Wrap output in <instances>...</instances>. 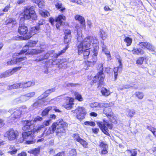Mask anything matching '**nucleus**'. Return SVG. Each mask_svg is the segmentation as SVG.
<instances>
[{"instance_id":"7c9ffc66","label":"nucleus","mask_w":156,"mask_h":156,"mask_svg":"<svg viewBox=\"0 0 156 156\" xmlns=\"http://www.w3.org/2000/svg\"><path fill=\"white\" fill-rule=\"evenodd\" d=\"M135 96L138 99L141 100L144 97V93L141 92L136 91L134 94Z\"/></svg>"},{"instance_id":"bb28decb","label":"nucleus","mask_w":156,"mask_h":156,"mask_svg":"<svg viewBox=\"0 0 156 156\" xmlns=\"http://www.w3.org/2000/svg\"><path fill=\"white\" fill-rule=\"evenodd\" d=\"M55 90V88H52L47 90L42 94V95H43V96L42 98H41V99H42L45 98L46 97L48 96L49 94L54 92Z\"/></svg>"},{"instance_id":"9d476101","label":"nucleus","mask_w":156,"mask_h":156,"mask_svg":"<svg viewBox=\"0 0 156 156\" xmlns=\"http://www.w3.org/2000/svg\"><path fill=\"white\" fill-rule=\"evenodd\" d=\"M74 111L76 113L77 119L80 120L84 118V116L86 114L84 108L78 107L75 110H72V111L73 112Z\"/></svg>"},{"instance_id":"dca6fc26","label":"nucleus","mask_w":156,"mask_h":156,"mask_svg":"<svg viewBox=\"0 0 156 156\" xmlns=\"http://www.w3.org/2000/svg\"><path fill=\"white\" fill-rule=\"evenodd\" d=\"M23 126L22 127V129L25 132L30 130L31 128L35 126L31 123V121L29 120H25L23 121Z\"/></svg>"},{"instance_id":"f3484780","label":"nucleus","mask_w":156,"mask_h":156,"mask_svg":"<svg viewBox=\"0 0 156 156\" xmlns=\"http://www.w3.org/2000/svg\"><path fill=\"white\" fill-rule=\"evenodd\" d=\"M109 104L111 105L105 107L103 111V113L106 116H108V115L113 113V112H112V108H113L114 104L112 103H109Z\"/></svg>"},{"instance_id":"4468645a","label":"nucleus","mask_w":156,"mask_h":156,"mask_svg":"<svg viewBox=\"0 0 156 156\" xmlns=\"http://www.w3.org/2000/svg\"><path fill=\"white\" fill-rule=\"evenodd\" d=\"M139 44L142 48H146L149 51L152 52L154 51V46L149 42H140Z\"/></svg>"},{"instance_id":"774afa93","label":"nucleus","mask_w":156,"mask_h":156,"mask_svg":"<svg viewBox=\"0 0 156 156\" xmlns=\"http://www.w3.org/2000/svg\"><path fill=\"white\" fill-rule=\"evenodd\" d=\"M151 132L152 133L155 137H156V128L152 131H151Z\"/></svg>"},{"instance_id":"7ed1b4c3","label":"nucleus","mask_w":156,"mask_h":156,"mask_svg":"<svg viewBox=\"0 0 156 156\" xmlns=\"http://www.w3.org/2000/svg\"><path fill=\"white\" fill-rule=\"evenodd\" d=\"M43 128L42 126H35L30 130L23 132L22 134V142L25 141V143L27 144H34L36 142V140L33 139L34 136H32L31 135L40 132Z\"/></svg>"},{"instance_id":"58836bf2","label":"nucleus","mask_w":156,"mask_h":156,"mask_svg":"<svg viewBox=\"0 0 156 156\" xmlns=\"http://www.w3.org/2000/svg\"><path fill=\"white\" fill-rule=\"evenodd\" d=\"M54 2V5L57 9H59L62 8V5L60 1L56 0Z\"/></svg>"},{"instance_id":"0e129e2a","label":"nucleus","mask_w":156,"mask_h":156,"mask_svg":"<svg viewBox=\"0 0 156 156\" xmlns=\"http://www.w3.org/2000/svg\"><path fill=\"white\" fill-rule=\"evenodd\" d=\"M147 128L150 131L154 130L156 128L154 127H152L151 126H147Z\"/></svg>"},{"instance_id":"5701e85b","label":"nucleus","mask_w":156,"mask_h":156,"mask_svg":"<svg viewBox=\"0 0 156 156\" xmlns=\"http://www.w3.org/2000/svg\"><path fill=\"white\" fill-rule=\"evenodd\" d=\"M133 54L141 55L144 53V51L140 48H134L132 51Z\"/></svg>"},{"instance_id":"09e8293b","label":"nucleus","mask_w":156,"mask_h":156,"mask_svg":"<svg viewBox=\"0 0 156 156\" xmlns=\"http://www.w3.org/2000/svg\"><path fill=\"white\" fill-rule=\"evenodd\" d=\"M16 59H11L10 60L8 61L7 62V64L8 65L12 66L16 64Z\"/></svg>"},{"instance_id":"f257e3e1","label":"nucleus","mask_w":156,"mask_h":156,"mask_svg":"<svg viewBox=\"0 0 156 156\" xmlns=\"http://www.w3.org/2000/svg\"><path fill=\"white\" fill-rule=\"evenodd\" d=\"M68 127V123L62 119H58L57 121L54 122L50 127L48 129H46L41 135L38 136L40 139L37 140V142H42L44 139L41 138L45 134L46 136L49 135L55 132L56 135L61 136L66 133V129Z\"/></svg>"},{"instance_id":"338daca9","label":"nucleus","mask_w":156,"mask_h":156,"mask_svg":"<svg viewBox=\"0 0 156 156\" xmlns=\"http://www.w3.org/2000/svg\"><path fill=\"white\" fill-rule=\"evenodd\" d=\"M104 9L105 11H106L111 10V9L108 5H105V7H104Z\"/></svg>"},{"instance_id":"37998d69","label":"nucleus","mask_w":156,"mask_h":156,"mask_svg":"<svg viewBox=\"0 0 156 156\" xmlns=\"http://www.w3.org/2000/svg\"><path fill=\"white\" fill-rule=\"evenodd\" d=\"M96 51L95 50V49L94 48L93 50V52L94 53L92 55V62L93 63H95L97 61V55H98V52H95Z\"/></svg>"},{"instance_id":"1a4fd4ad","label":"nucleus","mask_w":156,"mask_h":156,"mask_svg":"<svg viewBox=\"0 0 156 156\" xmlns=\"http://www.w3.org/2000/svg\"><path fill=\"white\" fill-rule=\"evenodd\" d=\"M74 98L69 97L66 98V102L62 107L67 110H71L74 105Z\"/></svg>"},{"instance_id":"4d7b16f0","label":"nucleus","mask_w":156,"mask_h":156,"mask_svg":"<svg viewBox=\"0 0 156 156\" xmlns=\"http://www.w3.org/2000/svg\"><path fill=\"white\" fill-rule=\"evenodd\" d=\"M43 120V118L39 116H37V117L34 118V121L36 122L39 121H41Z\"/></svg>"},{"instance_id":"680f3d73","label":"nucleus","mask_w":156,"mask_h":156,"mask_svg":"<svg viewBox=\"0 0 156 156\" xmlns=\"http://www.w3.org/2000/svg\"><path fill=\"white\" fill-rule=\"evenodd\" d=\"M17 149H15L12 151H8V153L10 154L11 155H12L16 154L17 153Z\"/></svg>"},{"instance_id":"a18cd8bd","label":"nucleus","mask_w":156,"mask_h":156,"mask_svg":"<svg viewBox=\"0 0 156 156\" xmlns=\"http://www.w3.org/2000/svg\"><path fill=\"white\" fill-rule=\"evenodd\" d=\"M84 124L86 126L93 127L94 126L96 125L95 122L93 121H86L84 122Z\"/></svg>"},{"instance_id":"6e6d98bb","label":"nucleus","mask_w":156,"mask_h":156,"mask_svg":"<svg viewBox=\"0 0 156 156\" xmlns=\"http://www.w3.org/2000/svg\"><path fill=\"white\" fill-rule=\"evenodd\" d=\"M65 154V152L64 151H62L57 153L53 156H64Z\"/></svg>"},{"instance_id":"9b49d317","label":"nucleus","mask_w":156,"mask_h":156,"mask_svg":"<svg viewBox=\"0 0 156 156\" xmlns=\"http://www.w3.org/2000/svg\"><path fill=\"white\" fill-rule=\"evenodd\" d=\"M99 70L98 72V84L99 85H101L104 83V80L105 78V76L103 73V64L100 65L99 69Z\"/></svg>"},{"instance_id":"72a5a7b5","label":"nucleus","mask_w":156,"mask_h":156,"mask_svg":"<svg viewBox=\"0 0 156 156\" xmlns=\"http://www.w3.org/2000/svg\"><path fill=\"white\" fill-rule=\"evenodd\" d=\"M24 47L18 53H14V55L16 56H19L20 55L23 54L25 53L26 54L28 51V48L25 49L24 48Z\"/></svg>"},{"instance_id":"6ab92c4d","label":"nucleus","mask_w":156,"mask_h":156,"mask_svg":"<svg viewBox=\"0 0 156 156\" xmlns=\"http://www.w3.org/2000/svg\"><path fill=\"white\" fill-rule=\"evenodd\" d=\"M10 24H12V27H14L17 24L16 20L12 18L7 17L5 21V24L8 25Z\"/></svg>"},{"instance_id":"f8f14e48","label":"nucleus","mask_w":156,"mask_h":156,"mask_svg":"<svg viewBox=\"0 0 156 156\" xmlns=\"http://www.w3.org/2000/svg\"><path fill=\"white\" fill-rule=\"evenodd\" d=\"M73 137L74 140L80 143L84 147H87V143L85 140L81 138L79 134L77 133L73 134Z\"/></svg>"},{"instance_id":"2f4dec72","label":"nucleus","mask_w":156,"mask_h":156,"mask_svg":"<svg viewBox=\"0 0 156 156\" xmlns=\"http://www.w3.org/2000/svg\"><path fill=\"white\" fill-rule=\"evenodd\" d=\"M126 151L128 154H131L130 156H136L137 154V152L136 149L130 150L127 149Z\"/></svg>"},{"instance_id":"c03bdc74","label":"nucleus","mask_w":156,"mask_h":156,"mask_svg":"<svg viewBox=\"0 0 156 156\" xmlns=\"http://www.w3.org/2000/svg\"><path fill=\"white\" fill-rule=\"evenodd\" d=\"M72 36H64V42L65 44H67L71 41Z\"/></svg>"},{"instance_id":"cd10ccee","label":"nucleus","mask_w":156,"mask_h":156,"mask_svg":"<svg viewBox=\"0 0 156 156\" xmlns=\"http://www.w3.org/2000/svg\"><path fill=\"white\" fill-rule=\"evenodd\" d=\"M52 107L51 106H49L46 108L42 112L41 116H44L47 115L48 114L49 112L52 109Z\"/></svg>"},{"instance_id":"2eb2a0df","label":"nucleus","mask_w":156,"mask_h":156,"mask_svg":"<svg viewBox=\"0 0 156 156\" xmlns=\"http://www.w3.org/2000/svg\"><path fill=\"white\" fill-rule=\"evenodd\" d=\"M74 18L76 20L78 21L79 22L81 28L84 29H86V22L83 16L79 15H76L75 16Z\"/></svg>"},{"instance_id":"423d86ee","label":"nucleus","mask_w":156,"mask_h":156,"mask_svg":"<svg viewBox=\"0 0 156 156\" xmlns=\"http://www.w3.org/2000/svg\"><path fill=\"white\" fill-rule=\"evenodd\" d=\"M22 18L25 20H31L35 21L37 19V16L35 10V7L32 6L26 7L23 10Z\"/></svg>"},{"instance_id":"f704fd0d","label":"nucleus","mask_w":156,"mask_h":156,"mask_svg":"<svg viewBox=\"0 0 156 156\" xmlns=\"http://www.w3.org/2000/svg\"><path fill=\"white\" fill-rule=\"evenodd\" d=\"M124 41L126 43V45L127 46L130 45L132 42V39L128 37H126L124 39Z\"/></svg>"},{"instance_id":"4be33fe9","label":"nucleus","mask_w":156,"mask_h":156,"mask_svg":"<svg viewBox=\"0 0 156 156\" xmlns=\"http://www.w3.org/2000/svg\"><path fill=\"white\" fill-rule=\"evenodd\" d=\"M27 58L26 56L16 58V64L18 63L23 65L25 62H27Z\"/></svg>"},{"instance_id":"49530a36","label":"nucleus","mask_w":156,"mask_h":156,"mask_svg":"<svg viewBox=\"0 0 156 156\" xmlns=\"http://www.w3.org/2000/svg\"><path fill=\"white\" fill-rule=\"evenodd\" d=\"M13 115L15 118H19L21 115V111L20 110H16L14 112Z\"/></svg>"},{"instance_id":"ddd939ff","label":"nucleus","mask_w":156,"mask_h":156,"mask_svg":"<svg viewBox=\"0 0 156 156\" xmlns=\"http://www.w3.org/2000/svg\"><path fill=\"white\" fill-rule=\"evenodd\" d=\"M116 58L118 61L119 65L118 67H115L113 68V71L114 73L115 80H116L117 78L119 68H121L122 67V63L121 62L122 59L121 57L119 55H117L116 56Z\"/></svg>"},{"instance_id":"5fc2aeb1","label":"nucleus","mask_w":156,"mask_h":156,"mask_svg":"<svg viewBox=\"0 0 156 156\" xmlns=\"http://www.w3.org/2000/svg\"><path fill=\"white\" fill-rule=\"evenodd\" d=\"M135 113V111L129 110L128 112V116H129V117L131 118L134 115Z\"/></svg>"},{"instance_id":"a211bd4d","label":"nucleus","mask_w":156,"mask_h":156,"mask_svg":"<svg viewBox=\"0 0 156 156\" xmlns=\"http://www.w3.org/2000/svg\"><path fill=\"white\" fill-rule=\"evenodd\" d=\"M45 23V20L43 19H40L38 23V25L37 26L32 27V29L34 32L35 34L38 33L41 30L40 26L41 25L44 24Z\"/></svg>"},{"instance_id":"e433bc0d","label":"nucleus","mask_w":156,"mask_h":156,"mask_svg":"<svg viewBox=\"0 0 156 156\" xmlns=\"http://www.w3.org/2000/svg\"><path fill=\"white\" fill-rule=\"evenodd\" d=\"M33 84H34V83L30 81H29L26 83H22V87L23 88L30 87Z\"/></svg>"},{"instance_id":"e2e57ef3","label":"nucleus","mask_w":156,"mask_h":156,"mask_svg":"<svg viewBox=\"0 0 156 156\" xmlns=\"http://www.w3.org/2000/svg\"><path fill=\"white\" fill-rule=\"evenodd\" d=\"M51 121V119H48L44 121V125L46 126H48L50 125V122Z\"/></svg>"},{"instance_id":"6e6552de","label":"nucleus","mask_w":156,"mask_h":156,"mask_svg":"<svg viewBox=\"0 0 156 156\" xmlns=\"http://www.w3.org/2000/svg\"><path fill=\"white\" fill-rule=\"evenodd\" d=\"M19 136L18 132L13 128H10L6 131L4 136L9 141H13L17 139Z\"/></svg>"},{"instance_id":"4c0bfd02","label":"nucleus","mask_w":156,"mask_h":156,"mask_svg":"<svg viewBox=\"0 0 156 156\" xmlns=\"http://www.w3.org/2000/svg\"><path fill=\"white\" fill-rule=\"evenodd\" d=\"M74 94L75 96V99L77 100L78 101H83V99L80 94L77 92H75Z\"/></svg>"},{"instance_id":"20e7f679","label":"nucleus","mask_w":156,"mask_h":156,"mask_svg":"<svg viewBox=\"0 0 156 156\" xmlns=\"http://www.w3.org/2000/svg\"><path fill=\"white\" fill-rule=\"evenodd\" d=\"M108 119V122L111 123H109L106 120H103V124L98 122V125L102 132L106 135L109 136L110 134L108 132V128L112 129L113 128V124L112 123L116 124L117 123V117L113 113L111 115L107 116Z\"/></svg>"},{"instance_id":"bf43d9fd","label":"nucleus","mask_w":156,"mask_h":156,"mask_svg":"<svg viewBox=\"0 0 156 156\" xmlns=\"http://www.w3.org/2000/svg\"><path fill=\"white\" fill-rule=\"evenodd\" d=\"M22 68L21 66H19L18 67H15L13 69H12V70L13 72V73H14L15 72L17 71L20 70L21 68Z\"/></svg>"},{"instance_id":"864d4df0","label":"nucleus","mask_w":156,"mask_h":156,"mask_svg":"<svg viewBox=\"0 0 156 156\" xmlns=\"http://www.w3.org/2000/svg\"><path fill=\"white\" fill-rule=\"evenodd\" d=\"M10 8V5H8L6 6L2 9V11L4 12H8Z\"/></svg>"},{"instance_id":"a878e982","label":"nucleus","mask_w":156,"mask_h":156,"mask_svg":"<svg viewBox=\"0 0 156 156\" xmlns=\"http://www.w3.org/2000/svg\"><path fill=\"white\" fill-rule=\"evenodd\" d=\"M35 94L34 92H32L29 93L27 94V95H22L21 96L20 98L21 99V100L22 101H25L27 100V98H26L27 97H29L30 98L33 97Z\"/></svg>"},{"instance_id":"b1692460","label":"nucleus","mask_w":156,"mask_h":156,"mask_svg":"<svg viewBox=\"0 0 156 156\" xmlns=\"http://www.w3.org/2000/svg\"><path fill=\"white\" fill-rule=\"evenodd\" d=\"M42 52V50L41 49H31L30 50H28L26 55H37L41 53Z\"/></svg>"},{"instance_id":"3c124183","label":"nucleus","mask_w":156,"mask_h":156,"mask_svg":"<svg viewBox=\"0 0 156 156\" xmlns=\"http://www.w3.org/2000/svg\"><path fill=\"white\" fill-rule=\"evenodd\" d=\"M100 36L103 40L106 37L107 35L103 31H100Z\"/></svg>"},{"instance_id":"c756f323","label":"nucleus","mask_w":156,"mask_h":156,"mask_svg":"<svg viewBox=\"0 0 156 156\" xmlns=\"http://www.w3.org/2000/svg\"><path fill=\"white\" fill-rule=\"evenodd\" d=\"M38 42V40H30L27 43V44L25 45V47L27 46L28 47H34L36 45Z\"/></svg>"},{"instance_id":"c85d7f7f","label":"nucleus","mask_w":156,"mask_h":156,"mask_svg":"<svg viewBox=\"0 0 156 156\" xmlns=\"http://www.w3.org/2000/svg\"><path fill=\"white\" fill-rule=\"evenodd\" d=\"M69 47V45H67L64 48H63L61 51H58L57 54H56L55 55L54 57L55 58H57L59 56L62 55L65 53L66 50Z\"/></svg>"},{"instance_id":"a19ab883","label":"nucleus","mask_w":156,"mask_h":156,"mask_svg":"<svg viewBox=\"0 0 156 156\" xmlns=\"http://www.w3.org/2000/svg\"><path fill=\"white\" fill-rule=\"evenodd\" d=\"M13 74L12 70V69H10L6 71L4 74H3L2 76L4 77H7L12 75Z\"/></svg>"},{"instance_id":"79ce46f5","label":"nucleus","mask_w":156,"mask_h":156,"mask_svg":"<svg viewBox=\"0 0 156 156\" xmlns=\"http://www.w3.org/2000/svg\"><path fill=\"white\" fill-rule=\"evenodd\" d=\"M77 152L76 150L74 148L71 149L69 152V156H76Z\"/></svg>"},{"instance_id":"603ef678","label":"nucleus","mask_w":156,"mask_h":156,"mask_svg":"<svg viewBox=\"0 0 156 156\" xmlns=\"http://www.w3.org/2000/svg\"><path fill=\"white\" fill-rule=\"evenodd\" d=\"M64 36H71V30L69 29H66L64 32Z\"/></svg>"},{"instance_id":"8fccbe9b","label":"nucleus","mask_w":156,"mask_h":156,"mask_svg":"<svg viewBox=\"0 0 156 156\" xmlns=\"http://www.w3.org/2000/svg\"><path fill=\"white\" fill-rule=\"evenodd\" d=\"M99 146L101 148H108V145L102 141L100 143Z\"/></svg>"},{"instance_id":"052dcab7","label":"nucleus","mask_w":156,"mask_h":156,"mask_svg":"<svg viewBox=\"0 0 156 156\" xmlns=\"http://www.w3.org/2000/svg\"><path fill=\"white\" fill-rule=\"evenodd\" d=\"M27 153L26 152L23 151L18 154L17 156H27Z\"/></svg>"},{"instance_id":"412c9836","label":"nucleus","mask_w":156,"mask_h":156,"mask_svg":"<svg viewBox=\"0 0 156 156\" xmlns=\"http://www.w3.org/2000/svg\"><path fill=\"white\" fill-rule=\"evenodd\" d=\"M41 148L40 147L30 150L28 152L30 154H32L34 156H38L40 153Z\"/></svg>"},{"instance_id":"473e14b6","label":"nucleus","mask_w":156,"mask_h":156,"mask_svg":"<svg viewBox=\"0 0 156 156\" xmlns=\"http://www.w3.org/2000/svg\"><path fill=\"white\" fill-rule=\"evenodd\" d=\"M39 14L42 17L44 18H46L50 15L49 12L48 11H44L41 10L40 11Z\"/></svg>"},{"instance_id":"39448f33","label":"nucleus","mask_w":156,"mask_h":156,"mask_svg":"<svg viewBox=\"0 0 156 156\" xmlns=\"http://www.w3.org/2000/svg\"><path fill=\"white\" fill-rule=\"evenodd\" d=\"M18 33L22 36H20L19 37L20 39L23 40H28L35 35L34 32L32 29V27L30 30L28 27L24 24L19 25L17 30Z\"/></svg>"},{"instance_id":"f03ea898","label":"nucleus","mask_w":156,"mask_h":156,"mask_svg":"<svg viewBox=\"0 0 156 156\" xmlns=\"http://www.w3.org/2000/svg\"><path fill=\"white\" fill-rule=\"evenodd\" d=\"M91 43L90 38L86 37L81 41L77 46L78 54L80 55L82 54L83 59L84 60L87 59L89 58Z\"/></svg>"},{"instance_id":"69168bd1","label":"nucleus","mask_w":156,"mask_h":156,"mask_svg":"<svg viewBox=\"0 0 156 156\" xmlns=\"http://www.w3.org/2000/svg\"><path fill=\"white\" fill-rule=\"evenodd\" d=\"M5 125L4 120L0 119V128L3 126Z\"/></svg>"},{"instance_id":"393cba45","label":"nucleus","mask_w":156,"mask_h":156,"mask_svg":"<svg viewBox=\"0 0 156 156\" xmlns=\"http://www.w3.org/2000/svg\"><path fill=\"white\" fill-rule=\"evenodd\" d=\"M101 92L103 96L105 97H108L112 93L109 90L104 87L101 89Z\"/></svg>"},{"instance_id":"de8ad7c7","label":"nucleus","mask_w":156,"mask_h":156,"mask_svg":"<svg viewBox=\"0 0 156 156\" xmlns=\"http://www.w3.org/2000/svg\"><path fill=\"white\" fill-rule=\"evenodd\" d=\"M92 62L90 61L86 60L84 61V66L85 67V69H88L90 66Z\"/></svg>"},{"instance_id":"aec40b11","label":"nucleus","mask_w":156,"mask_h":156,"mask_svg":"<svg viewBox=\"0 0 156 156\" xmlns=\"http://www.w3.org/2000/svg\"><path fill=\"white\" fill-rule=\"evenodd\" d=\"M50 54L48 53H46L44 55H42L37 56L34 61L36 62H41L46 59L49 58Z\"/></svg>"},{"instance_id":"ea45409f","label":"nucleus","mask_w":156,"mask_h":156,"mask_svg":"<svg viewBox=\"0 0 156 156\" xmlns=\"http://www.w3.org/2000/svg\"><path fill=\"white\" fill-rule=\"evenodd\" d=\"M20 87H22V83H15L10 86V88L11 89H14Z\"/></svg>"},{"instance_id":"c9c22d12","label":"nucleus","mask_w":156,"mask_h":156,"mask_svg":"<svg viewBox=\"0 0 156 156\" xmlns=\"http://www.w3.org/2000/svg\"><path fill=\"white\" fill-rule=\"evenodd\" d=\"M146 59L145 58L143 57H139L136 61V64L139 65H142L143 63L144 60Z\"/></svg>"},{"instance_id":"13d9d810","label":"nucleus","mask_w":156,"mask_h":156,"mask_svg":"<svg viewBox=\"0 0 156 156\" xmlns=\"http://www.w3.org/2000/svg\"><path fill=\"white\" fill-rule=\"evenodd\" d=\"M108 148H103L101 151L100 154H105L108 153Z\"/></svg>"},{"instance_id":"0eeeda50","label":"nucleus","mask_w":156,"mask_h":156,"mask_svg":"<svg viewBox=\"0 0 156 156\" xmlns=\"http://www.w3.org/2000/svg\"><path fill=\"white\" fill-rule=\"evenodd\" d=\"M66 20V18L65 16L63 14H60L56 16L55 19L52 17H50L48 21L52 26H55H55L56 28L60 30L61 26L65 24L64 21Z\"/></svg>"}]
</instances>
